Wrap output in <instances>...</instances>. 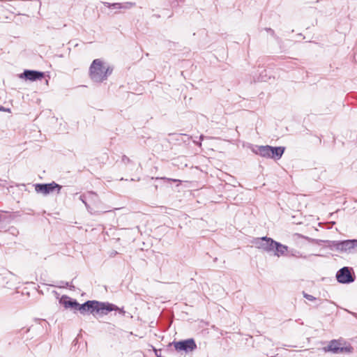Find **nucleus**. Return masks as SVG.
Returning a JSON list of instances; mask_svg holds the SVG:
<instances>
[{
    "mask_svg": "<svg viewBox=\"0 0 357 357\" xmlns=\"http://www.w3.org/2000/svg\"><path fill=\"white\" fill-rule=\"evenodd\" d=\"M116 309V305L109 302H101L96 300H89L82 304L78 303L77 312L79 311L81 314L91 313L100 315H107L112 310Z\"/></svg>",
    "mask_w": 357,
    "mask_h": 357,
    "instance_id": "nucleus-1",
    "label": "nucleus"
},
{
    "mask_svg": "<svg viewBox=\"0 0 357 357\" xmlns=\"http://www.w3.org/2000/svg\"><path fill=\"white\" fill-rule=\"evenodd\" d=\"M113 68L110 66H105L100 59H94L89 70L90 79L96 83H102L112 73Z\"/></svg>",
    "mask_w": 357,
    "mask_h": 357,
    "instance_id": "nucleus-2",
    "label": "nucleus"
},
{
    "mask_svg": "<svg viewBox=\"0 0 357 357\" xmlns=\"http://www.w3.org/2000/svg\"><path fill=\"white\" fill-rule=\"evenodd\" d=\"M285 148L284 146H258L255 145L252 146V151L256 155H259L263 158H271L275 160H279L282 158Z\"/></svg>",
    "mask_w": 357,
    "mask_h": 357,
    "instance_id": "nucleus-3",
    "label": "nucleus"
},
{
    "mask_svg": "<svg viewBox=\"0 0 357 357\" xmlns=\"http://www.w3.org/2000/svg\"><path fill=\"white\" fill-rule=\"evenodd\" d=\"M328 247L343 253L357 252V239L328 241Z\"/></svg>",
    "mask_w": 357,
    "mask_h": 357,
    "instance_id": "nucleus-4",
    "label": "nucleus"
},
{
    "mask_svg": "<svg viewBox=\"0 0 357 357\" xmlns=\"http://www.w3.org/2000/svg\"><path fill=\"white\" fill-rule=\"evenodd\" d=\"M324 349L325 351H331L333 354H341L351 353L354 349L351 345L343 346L340 340H333Z\"/></svg>",
    "mask_w": 357,
    "mask_h": 357,
    "instance_id": "nucleus-5",
    "label": "nucleus"
},
{
    "mask_svg": "<svg viewBox=\"0 0 357 357\" xmlns=\"http://www.w3.org/2000/svg\"><path fill=\"white\" fill-rule=\"evenodd\" d=\"M34 187L37 193H41L44 195H47L54 190H56L57 193H59L62 188L61 185L54 181L50 183H36L34 185Z\"/></svg>",
    "mask_w": 357,
    "mask_h": 357,
    "instance_id": "nucleus-6",
    "label": "nucleus"
},
{
    "mask_svg": "<svg viewBox=\"0 0 357 357\" xmlns=\"http://www.w3.org/2000/svg\"><path fill=\"white\" fill-rule=\"evenodd\" d=\"M172 344L177 351L190 353L197 349V344L193 338L173 342Z\"/></svg>",
    "mask_w": 357,
    "mask_h": 357,
    "instance_id": "nucleus-7",
    "label": "nucleus"
},
{
    "mask_svg": "<svg viewBox=\"0 0 357 357\" xmlns=\"http://www.w3.org/2000/svg\"><path fill=\"white\" fill-rule=\"evenodd\" d=\"M275 241L271 238L264 236L261 238H255L253 243L258 249L262 250L267 252H271L273 251Z\"/></svg>",
    "mask_w": 357,
    "mask_h": 357,
    "instance_id": "nucleus-8",
    "label": "nucleus"
},
{
    "mask_svg": "<svg viewBox=\"0 0 357 357\" xmlns=\"http://www.w3.org/2000/svg\"><path fill=\"white\" fill-rule=\"evenodd\" d=\"M336 278L337 282L342 284H349L355 280V276L352 275L351 269L347 266L337 271Z\"/></svg>",
    "mask_w": 357,
    "mask_h": 357,
    "instance_id": "nucleus-9",
    "label": "nucleus"
},
{
    "mask_svg": "<svg viewBox=\"0 0 357 357\" xmlns=\"http://www.w3.org/2000/svg\"><path fill=\"white\" fill-rule=\"evenodd\" d=\"M44 76L45 74L43 72L33 70H25L23 73L20 75V77L26 80L36 81L41 79Z\"/></svg>",
    "mask_w": 357,
    "mask_h": 357,
    "instance_id": "nucleus-10",
    "label": "nucleus"
},
{
    "mask_svg": "<svg viewBox=\"0 0 357 357\" xmlns=\"http://www.w3.org/2000/svg\"><path fill=\"white\" fill-rule=\"evenodd\" d=\"M59 303L63 305L66 309H71L74 312H77L78 302L67 295H63L61 297Z\"/></svg>",
    "mask_w": 357,
    "mask_h": 357,
    "instance_id": "nucleus-11",
    "label": "nucleus"
},
{
    "mask_svg": "<svg viewBox=\"0 0 357 357\" xmlns=\"http://www.w3.org/2000/svg\"><path fill=\"white\" fill-rule=\"evenodd\" d=\"M98 199V195L93 191H89L86 194L82 195L79 197V199L84 204L87 210L91 213H93V212H92V210H91L90 206L88 204V201H96Z\"/></svg>",
    "mask_w": 357,
    "mask_h": 357,
    "instance_id": "nucleus-12",
    "label": "nucleus"
},
{
    "mask_svg": "<svg viewBox=\"0 0 357 357\" xmlns=\"http://www.w3.org/2000/svg\"><path fill=\"white\" fill-rule=\"evenodd\" d=\"M103 4L109 8L111 9H129L135 5V3L132 2H126L123 3H108L104 2Z\"/></svg>",
    "mask_w": 357,
    "mask_h": 357,
    "instance_id": "nucleus-13",
    "label": "nucleus"
},
{
    "mask_svg": "<svg viewBox=\"0 0 357 357\" xmlns=\"http://www.w3.org/2000/svg\"><path fill=\"white\" fill-rule=\"evenodd\" d=\"M288 251V246L283 245L278 241H275L273 246V253L277 257L286 255Z\"/></svg>",
    "mask_w": 357,
    "mask_h": 357,
    "instance_id": "nucleus-14",
    "label": "nucleus"
},
{
    "mask_svg": "<svg viewBox=\"0 0 357 357\" xmlns=\"http://www.w3.org/2000/svg\"><path fill=\"white\" fill-rule=\"evenodd\" d=\"M290 255L297 258H307V256H303L301 252L297 250H292L290 251Z\"/></svg>",
    "mask_w": 357,
    "mask_h": 357,
    "instance_id": "nucleus-15",
    "label": "nucleus"
},
{
    "mask_svg": "<svg viewBox=\"0 0 357 357\" xmlns=\"http://www.w3.org/2000/svg\"><path fill=\"white\" fill-rule=\"evenodd\" d=\"M303 295L305 298H306L307 300H308L310 301H314L317 300V298H315L312 295L305 293V291L303 292Z\"/></svg>",
    "mask_w": 357,
    "mask_h": 357,
    "instance_id": "nucleus-16",
    "label": "nucleus"
},
{
    "mask_svg": "<svg viewBox=\"0 0 357 357\" xmlns=\"http://www.w3.org/2000/svg\"><path fill=\"white\" fill-rule=\"evenodd\" d=\"M265 31L268 32L271 36L274 37L276 40H279V37L275 35V31L271 28H265Z\"/></svg>",
    "mask_w": 357,
    "mask_h": 357,
    "instance_id": "nucleus-17",
    "label": "nucleus"
},
{
    "mask_svg": "<svg viewBox=\"0 0 357 357\" xmlns=\"http://www.w3.org/2000/svg\"><path fill=\"white\" fill-rule=\"evenodd\" d=\"M259 79L262 82H266L268 78L266 77V70H264L260 75Z\"/></svg>",
    "mask_w": 357,
    "mask_h": 357,
    "instance_id": "nucleus-18",
    "label": "nucleus"
},
{
    "mask_svg": "<svg viewBox=\"0 0 357 357\" xmlns=\"http://www.w3.org/2000/svg\"><path fill=\"white\" fill-rule=\"evenodd\" d=\"M112 311H118L120 314L122 316H125L126 311L123 310V308H119L118 306L116 305V309L112 310Z\"/></svg>",
    "mask_w": 357,
    "mask_h": 357,
    "instance_id": "nucleus-19",
    "label": "nucleus"
},
{
    "mask_svg": "<svg viewBox=\"0 0 357 357\" xmlns=\"http://www.w3.org/2000/svg\"><path fill=\"white\" fill-rule=\"evenodd\" d=\"M121 161L125 163V164H128V163H130L131 162V160L127 157L126 155H123L121 158Z\"/></svg>",
    "mask_w": 357,
    "mask_h": 357,
    "instance_id": "nucleus-20",
    "label": "nucleus"
},
{
    "mask_svg": "<svg viewBox=\"0 0 357 357\" xmlns=\"http://www.w3.org/2000/svg\"><path fill=\"white\" fill-rule=\"evenodd\" d=\"M7 181L6 180H3L0 178V185L1 186H5Z\"/></svg>",
    "mask_w": 357,
    "mask_h": 357,
    "instance_id": "nucleus-21",
    "label": "nucleus"
},
{
    "mask_svg": "<svg viewBox=\"0 0 357 357\" xmlns=\"http://www.w3.org/2000/svg\"><path fill=\"white\" fill-rule=\"evenodd\" d=\"M155 354L157 357H161V355H160L161 351L160 350L155 349Z\"/></svg>",
    "mask_w": 357,
    "mask_h": 357,
    "instance_id": "nucleus-22",
    "label": "nucleus"
},
{
    "mask_svg": "<svg viewBox=\"0 0 357 357\" xmlns=\"http://www.w3.org/2000/svg\"><path fill=\"white\" fill-rule=\"evenodd\" d=\"M0 111H10V109H6L3 106L0 105Z\"/></svg>",
    "mask_w": 357,
    "mask_h": 357,
    "instance_id": "nucleus-23",
    "label": "nucleus"
},
{
    "mask_svg": "<svg viewBox=\"0 0 357 357\" xmlns=\"http://www.w3.org/2000/svg\"><path fill=\"white\" fill-rule=\"evenodd\" d=\"M117 254H118V252L116 251H113V252H111L110 256L113 257V256H115Z\"/></svg>",
    "mask_w": 357,
    "mask_h": 357,
    "instance_id": "nucleus-24",
    "label": "nucleus"
},
{
    "mask_svg": "<svg viewBox=\"0 0 357 357\" xmlns=\"http://www.w3.org/2000/svg\"><path fill=\"white\" fill-rule=\"evenodd\" d=\"M199 139H200V140H202L204 139V136L202 135H200Z\"/></svg>",
    "mask_w": 357,
    "mask_h": 357,
    "instance_id": "nucleus-25",
    "label": "nucleus"
},
{
    "mask_svg": "<svg viewBox=\"0 0 357 357\" xmlns=\"http://www.w3.org/2000/svg\"><path fill=\"white\" fill-rule=\"evenodd\" d=\"M217 261H218V258L217 257L214 258L213 261L216 262Z\"/></svg>",
    "mask_w": 357,
    "mask_h": 357,
    "instance_id": "nucleus-26",
    "label": "nucleus"
},
{
    "mask_svg": "<svg viewBox=\"0 0 357 357\" xmlns=\"http://www.w3.org/2000/svg\"><path fill=\"white\" fill-rule=\"evenodd\" d=\"M197 144L198 146H199L202 145L201 142H198V143H197Z\"/></svg>",
    "mask_w": 357,
    "mask_h": 357,
    "instance_id": "nucleus-27",
    "label": "nucleus"
},
{
    "mask_svg": "<svg viewBox=\"0 0 357 357\" xmlns=\"http://www.w3.org/2000/svg\"><path fill=\"white\" fill-rule=\"evenodd\" d=\"M65 285L68 287V286H69V283L68 282H66Z\"/></svg>",
    "mask_w": 357,
    "mask_h": 357,
    "instance_id": "nucleus-28",
    "label": "nucleus"
},
{
    "mask_svg": "<svg viewBox=\"0 0 357 357\" xmlns=\"http://www.w3.org/2000/svg\"><path fill=\"white\" fill-rule=\"evenodd\" d=\"M172 181H174V182L177 181L176 179H172Z\"/></svg>",
    "mask_w": 357,
    "mask_h": 357,
    "instance_id": "nucleus-29",
    "label": "nucleus"
}]
</instances>
